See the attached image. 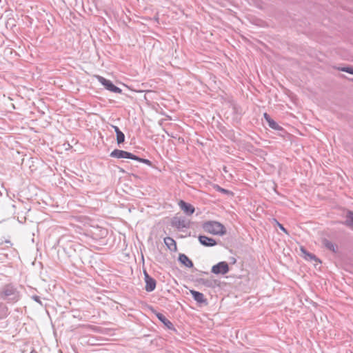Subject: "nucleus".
Segmentation results:
<instances>
[{"instance_id":"nucleus-2","label":"nucleus","mask_w":353,"mask_h":353,"mask_svg":"<svg viewBox=\"0 0 353 353\" xmlns=\"http://www.w3.org/2000/svg\"><path fill=\"white\" fill-rule=\"evenodd\" d=\"M203 228L205 232L216 235H223L226 233L224 225L216 221L206 222L203 224Z\"/></svg>"},{"instance_id":"nucleus-30","label":"nucleus","mask_w":353,"mask_h":353,"mask_svg":"<svg viewBox=\"0 0 353 353\" xmlns=\"http://www.w3.org/2000/svg\"><path fill=\"white\" fill-rule=\"evenodd\" d=\"M353 81V79H351Z\"/></svg>"},{"instance_id":"nucleus-1","label":"nucleus","mask_w":353,"mask_h":353,"mask_svg":"<svg viewBox=\"0 0 353 353\" xmlns=\"http://www.w3.org/2000/svg\"><path fill=\"white\" fill-rule=\"evenodd\" d=\"M20 293L12 284L4 285L0 290V299L16 302L19 299Z\"/></svg>"},{"instance_id":"nucleus-21","label":"nucleus","mask_w":353,"mask_h":353,"mask_svg":"<svg viewBox=\"0 0 353 353\" xmlns=\"http://www.w3.org/2000/svg\"><path fill=\"white\" fill-rule=\"evenodd\" d=\"M268 125L270 128L274 130H280L281 128L278 125V123L274 121L272 119L268 121Z\"/></svg>"},{"instance_id":"nucleus-9","label":"nucleus","mask_w":353,"mask_h":353,"mask_svg":"<svg viewBox=\"0 0 353 353\" xmlns=\"http://www.w3.org/2000/svg\"><path fill=\"white\" fill-rule=\"evenodd\" d=\"M199 241L201 245L206 247H212L216 245V242L214 239L204 235H199Z\"/></svg>"},{"instance_id":"nucleus-4","label":"nucleus","mask_w":353,"mask_h":353,"mask_svg":"<svg viewBox=\"0 0 353 353\" xmlns=\"http://www.w3.org/2000/svg\"><path fill=\"white\" fill-rule=\"evenodd\" d=\"M97 79L99 81L104 85V87L114 93H121L122 90L119 88L114 85L110 80H108L101 76H98Z\"/></svg>"},{"instance_id":"nucleus-26","label":"nucleus","mask_w":353,"mask_h":353,"mask_svg":"<svg viewBox=\"0 0 353 353\" xmlns=\"http://www.w3.org/2000/svg\"><path fill=\"white\" fill-rule=\"evenodd\" d=\"M32 299L35 301L36 302L39 303L41 305H42V302L40 300V297L39 296H37V295H34L32 296Z\"/></svg>"},{"instance_id":"nucleus-13","label":"nucleus","mask_w":353,"mask_h":353,"mask_svg":"<svg viewBox=\"0 0 353 353\" xmlns=\"http://www.w3.org/2000/svg\"><path fill=\"white\" fill-rule=\"evenodd\" d=\"M322 243L327 250L332 251L334 253H336L338 250L337 245L326 239H323L322 240Z\"/></svg>"},{"instance_id":"nucleus-7","label":"nucleus","mask_w":353,"mask_h":353,"mask_svg":"<svg viewBox=\"0 0 353 353\" xmlns=\"http://www.w3.org/2000/svg\"><path fill=\"white\" fill-rule=\"evenodd\" d=\"M143 273L145 282V289L147 292H152L156 288L157 282L155 279L152 278L145 270H144Z\"/></svg>"},{"instance_id":"nucleus-3","label":"nucleus","mask_w":353,"mask_h":353,"mask_svg":"<svg viewBox=\"0 0 353 353\" xmlns=\"http://www.w3.org/2000/svg\"><path fill=\"white\" fill-rule=\"evenodd\" d=\"M59 243L61 244L63 251L69 257L74 256L76 252V247L78 246L76 243L69 241L65 236H62L59 239Z\"/></svg>"},{"instance_id":"nucleus-6","label":"nucleus","mask_w":353,"mask_h":353,"mask_svg":"<svg viewBox=\"0 0 353 353\" xmlns=\"http://www.w3.org/2000/svg\"><path fill=\"white\" fill-rule=\"evenodd\" d=\"M229 272V265L225 261H221L212 268V272L215 274H225Z\"/></svg>"},{"instance_id":"nucleus-22","label":"nucleus","mask_w":353,"mask_h":353,"mask_svg":"<svg viewBox=\"0 0 353 353\" xmlns=\"http://www.w3.org/2000/svg\"><path fill=\"white\" fill-rule=\"evenodd\" d=\"M125 141V135L121 131L119 132H117V142L119 145L122 143H123Z\"/></svg>"},{"instance_id":"nucleus-17","label":"nucleus","mask_w":353,"mask_h":353,"mask_svg":"<svg viewBox=\"0 0 353 353\" xmlns=\"http://www.w3.org/2000/svg\"><path fill=\"white\" fill-rule=\"evenodd\" d=\"M96 230L99 232V234L92 232V234L94 239H101L106 236L107 230L105 229L97 228Z\"/></svg>"},{"instance_id":"nucleus-8","label":"nucleus","mask_w":353,"mask_h":353,"mask_svg":"<svg viewBox=\"0 0 353 353\" xmlns=\"http://www.w3.org/2000/svg\"><path fill=\"white\" fill-rule=\"evenodd\" d=\"M110 156L111 157L117 158V159L125 158V159H132L134 154L129 152L115 149L110 153Z\"/></svg>"},{"instance_id":"nucleus-15","label":"nucleus","mask_w":353,"mask_h":353,"mask_svg":"<svg viewBox=\"0 0 353 353\" xmlns=\"http://www.w3.org/2000/svg\"><path fill=\"white\" fill-rule=\"evenodd\" d=\"M164 243L169 250H176V243L172 238L169 236L164 238Z\"/></svg>"},{"instance_id":"nucleus-24","label":"nucleus","mask_w":353,"mask_h":353,"mask_svg":"<svg viewBox=\"0 0 353 353\" xmlns=\"http://www.w3.org/2000/svg\"><path fill=\"white\" fill-rule=\"evenodd\" d=\"M200 282L206 287H213V281L211 280L201 279Z\"/></svg>"},{"instance_id":"nucleus-25","label":"nucleus","mask_w":353,"mask_h":353,"mask_svg":"<svg viewBox=\"0 0 353 353\" xmlns=\"http://www.w3.org/2000/svg\"><path fill=\"white\" fill-rule=\"evenodd\" d=\"M215 188L217 191L220 192H223V193H225V194H229L230 193V191L228 190H225L224 188H221L220 186H219L218 185H216L215 186Z\"/></svg>"},{"instance_id":"nucleus-18","label":"nucleus","mask_w":353,"mask_h":353,"mask_svg":"<svg viewBox=\"0 0 353 353\" xmlns=\"http://www.w3.org/2000/svg\"><path fill=\"white\" fill-rule=\"evenodd\" d=\"M301 252L305 254V257L306 259H309L310 260H314L315 261H319L318 258L313 254L308 252L303 247L301 248Z\"/></svg>"},{"instance_id":"nucleus-12","label":"nucleus","mask_w":353,"mask_h":353,"mask_svg":"<svg viewBox=\"0 0 353 353\" xmlns=\"http://www.w3.org/2000/svg\"><path fill=\"white\" fill-rule=\"evenodd\" d=\"M156 316L168 329L174 330L173 324L163 314L158 312Z\"/></svg>"},{"instance_id":"nucleus-10","label":"nucleus","mask_w":353,"mask_h":353,"mask_svg":"<svg viewBox=\"0 0 353 353\" xmlns=\"http://www.w3.org/2000/svg\"><path fill=\"white\" fill-rule=\"evenodd\" d=\"M179 205L181 209L188 215L192 214L195 211L194 208L191 204L188 203L183 200L179 201Z\"/></svg>"},{"instance_id":"nucleus-19","label":"nucleus","mask_w":353,"mask_h":353,"mask_svg":"<svg viewBox=\"0 0 353 353\" xmlns=\"http://www.w3.org/2000/svg\"><path fill=\"white\" fill-rule=\"evenodd\" d=\"M8 314V307L3 303H0V319H5Z\"/></svg>"},{"instance_id":"nucleus-14","label":"nucleus","mask_w":353,"mask_h":353,"mask_svg":"<svg viewBox=\"0 0 353 353\" xmlns=\"http://www.w3.org/2000/svg\"><path fill=\"white\" fill-rule=\"evenodd\" d=\"M179 261L187 268L193 267L192 261L185 254H179Z\"/></svg>"},{"instance_id":"nucleus-29","label":"nucleus","mask_w":353,"mask_h":353,"mask_svg":"<svg viewBox=\"0 0 353 353\" xmlns=\"http://www.w3.org/2000/svg\"><path fill=\"white\" fill-rule=\"evenodd\" d=\"M115 132H116V134H117V132H121V130H119V128L117 127V126H115V125H112Z\"/></svg>"},{"instance_id":"nucleus-5","label":"nucleus","mask_w":353,"mask_h":353,"mask_svg":"<svg viewBox=\"0 0 353 353\" xmlns=\"http://www.w3.org/2000/svg\"><path fill=\"white\" fill-rule=\"evenodd\" d=\"M171 224L173 227L179 230L190 228V221L181 217L174 216L172 219Z\"/></svg>"},{"instance_id":"nucleus-23","label":"nucleus","mask_w":353,"mask_h":353,"mask_svg":"<svg viewBox=\"0 0 353 353\" xmlns=\"http://www.w3.org/2000/svg\"><path fill=\"white\" fill-rule=\"evenodd\" d=\"M339 71L345 72L349 74H353V66H345L338 68Z\"/></svg>"},{"instance_id":"nucleus-27","label":"nucleus","mask_w":353,"mask_h":353,"mask_svg":"<svg viewBox=\"0 0 353 353\" xmlns=\"http://www.w3.org/2000/svg\"><path fill=\"white\" fill-rule=\"evenodd\" d=\"M276 223L279 226V228L283 231L284 232L285 234H288V230L283 227V225L281 223H279L278 221H276Z\"/></svg>"},{"instance_id":"nucleus-11","label":"nucleus","mask_w":353,"mask_h":353,"mask_svg":"<svg viewBox=\"0 0 353 353\" xmlns=\"http://www.w3.org/2000/svg\"><path fill=\"white\" fill-rule=\"evenodd\" d=\"M190 293L192 295L194 299L200 304L204 303L205 305L208 304L207 299L204 297L203 293L199 292L198 291H195L194 290H190Z\"/></svg>"},{"instance_id":"nucleus-20","label":"nucleus","mask_w":353,"mask_h":353,"mask_svg":"<svg viewBox=\"0 0 353 353\" xmlns=\"http://www.w3.org/2000/svg\"><path fill=\"white\" fill-rule=\"evenodd\" d=\"M132 160H135V161L147 164L148 165H152V162L150 160L146 159L141 158V157H139L138 156H136L134 154L133 156Z\"/></svg>"},{"instance_id":"nucleus-16","label":"nucleus","mask_w":353,"mask_h":353,"mask_svg":"<svg viewBox=\"0 0 353 353\" xmlns=\"http://www.w3.org/2000/svg\"><path fill=\"white\" fill-rule=\"evenodd\" d=\"M343 224L353 230V212H347L346 220L343 222Z\"/></svg>"},{"instance_id":"nucleus-28","label":"nucleus","mask_w":353,"mask_h":353,"mask_svg":"<svg viewBox=\"0 0 353 353\" xmlns=\"http://www.w3.org/2000/svg\"><path fill=\"white\" fill-rule=\"evenodd\" d=\"M263 116H264V118L265 119L267 122L272 119L270 117V116L268 113H266V112L264 113Z\"/></svg>"}]
</instances>
